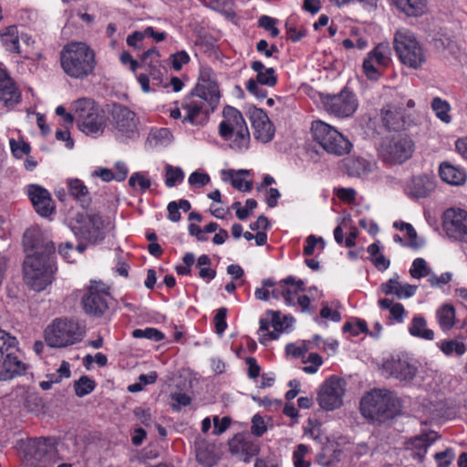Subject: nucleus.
Returning a JSON list of instances; mask_svg holds the SVG:
<instances>
[{"label":"nucleus","mask_w":467,"mask_h":467,"mask_svg":"<svg viewBox=\"0 0 467 467\" xmlns=\"http://www.w3.org/2000/svg\"><path fill=\"white\" fill-rule=\"evenodd\" d=\"M311 134L314 141L327 153L333 156H344L349 153L353 147L345 135L333 126L319 119L312 122Z\"/></svg>","instance_id":"obj_7"},{"label":"nucleus","mask_w":467,"mask_h":467,"mask_svg":"<svg viewBox=\"0 0 467 467\" xmlns=\"http://www.w3.org/2000/svg\"><path fill=\"white\" fill-rule=\"evenodd\" d=\"M382 370L387 377H393L401 381L411 380L417 371L414 366L399 357L388 358L383 363Z\"/></svg>","instance_id":"obj_19"},{"label":"nucleus","mask_w":467,"mask_h":467,"mask_svg":"<svg viewBox=\"0 0 467 467\" xmlns=\"http://www.w3.org/2000/svg\"><path fill=\"white\" fill-rule=\"evenodd\" d=\"M436 183L432 176L422 174L411 178L406 192L413 199L426 198L435 189Z\"/></svg>","instance_id":"obj_22"},{"label":"nucleus","mask_w":467,"mask_h":467,"mask_svg":"<svg viewBox=\"0 0 467 467\" xmlns=\"http://www.w3.org/2000/svg\"><path fill=\"white\" fill-rule=\"evenodd\" d=\"M133 413L136 419L144 426L148 427L151 424L152 417L150 409L138 407L134 409Z\"/></svg>","instance_id":"obj_54"},{"label":"nucleus","mask_w":467,"mask_h":467,"mask_svg":"<svg viewBox=\"0 0 467 467\" xmlns=\"http://www.w3.org/2000/svg\"><path fill=\"white\" fill-rule=\"evenodd\" d=\"M229 450L233 455L244 462H249L251 457L259 452V445L254 441L235 436L229 441Z\"/></svg>","instance_id":"obj_23"},{"label":"nucleus","mask_w":467,"mask_h":467,"mask_svg":"<svg viewBox=\"0 0 467 467\" xmlns=\"http://www.w3.org/2000/svg\"><path fill=\"white\" fill-rule=\"evenodd\" d=\"M95 387V381L88 376H82L79 379L74 381V390L78 397H84L91 393Z\"/></svg>","instance_id":"obj_40"},{"label":"nucleus","mask_w":467,"mask_h":467,"mask_svg":"<svg viewBox=\"0 0 467 467\" xmlns=\"http://www.w3.org/2000/svg\"><path fill=\"white\" fill-rule=\"evenodd\" d=\"M344 393L345 381L331 377L322 385L317 395V402L325 410H336L342 405Z\"/></svg>","instance_id":"obj_14"},{"label":"nucleus","mask_w":467,"mask_h":467,"mask_svg":"<svg viewBox=\"0 0 467 467\" xmlns=\"http://www.w3.org/2000/svg\"><path fill=\"white\" fill-rule=\"evenodd\" d=\"M111 123L116 136L120 140L139 136V118L136 113L121 104H114L111 109Z\"/></svg>","instance_id":"obj_12"},{"label":"nucleus","mask_w":467,"mask_h":467,"mask_svg":"<svg viewBox=\"0 0 467 467\" xmlns=\"http://www.w3.org/2000/svg\"><path fill=\"white\" fill-rule=\"evenodd\" d=\"M254 80L261 85L274 87L277 82V78L275 76V69L273 67H268L267 70L256 75V79Z\"/></svg>","instance_id":"obj_46"},{"label":"nucleus","mask_w":467,"mask_h":467,"mask_svg":"<svg viewBox=\"0 0 467 467\" xmlns=\"http://www.w3.org/2000/svg\"><path fill=\"white\" fill-rule=\"evenodd\" d=\"M440 176L443 182L451 185H461L466 181L465 171L448 162L440 165Z\"/></svg>","instance_id":"obj_28"},{"label":"nucleus","mask_w":467,"mask_h":467,"mask_svg":"<svg viewBox=\"0 0 467 467\" xmlns=\"http://www.w3.org/2000/svg\"><path fill=\"white\" fill-rule=\"evenodd\" d=\"M171 399L176 402L171 406L175 411H179L182 406H187L191 403V398L185 393H174L171 395Z\"/></svg>","instance_id":"obj_59"},{"label":"nucleus","mask_w":467,"mask_h":467,"mask_svg":"<svg viewBox=\"0 0 467 467\" xmlns=\"http://www.w3.org/2000/svg\"><path fill=\"white\" fill-rule=\"evenodd\" d=\"M454 457L455 453L451 448H448L443 451L437 452L434 456L438 467H449Z\"/></svg>","instance_id":"obj_47"},{"label":"nucleus","mask_w":467,"mask_h":467,"mask_svg":"<svg viewBox=\"0 0 467 467\" xmlns=\"http://www.w3.org/2000/svg\"><path fill=\"white\" fill-rule=\"evenodd\" d=\"M410 334L413 337H420L425 340H432L434 332L427 328V322L422 316H415L412 318L411 325L409 327Z\"/></svg>","instance_id":"obj_33"},{"label":"nucleus","mask_w":467,"mask_h":467,"mask_svg":"<svg viewBox=\"0 0 467 467\" xmlns=\"http://www.w3.org/2000/svg\"><path fill=\"white\" fill-rule=\"evenodd\" d=\"M226 315L227 309L225 307H221L217 310L216 315L214 317L216 333L220 336L223 334L227 327Z\"/></svg>","instance_id":"obj_50"},{"label":"nucleus","mask_w":467,"mask_h":467,"mask_svg":"<svg viewBox=\"0 0 467 467\" xmlns=\"http://www.w3.org/2000/svg\"><path fill=\"white\" fill-rule=\"evenodd\" d=\"M410 274L413 278L420 279L424 276L431 275V269L427 265V262L423 258H416L412 263Z\"/></svg>","instance_id":"obj_43"},{"label":"nucleus","mask_w":467,"mask_h":467,"mask_svg":"<svg viewBox=\"0 0 467 467\" xmlns=\"http://www.w3.org/2000/svg\"><path fill=\"white\" fill-rule=\"evenodd\" d=\"M109 295L100 293L90 287L88 292L82 298V305L85 312L90 316L100 317L109 308Z\"/></svg>","instance_id":"obj_20"},{"label":"nucleus","mask_w":467,"mask_h":467,"mask_svg":"<svg viewBox=\"0 0 467 467\" xmlns=\"http://www.w3.org/2000/svg\"><path fill=\"white\" fill-rule=\"evenodd\" d=\"M443 228L451 238L467 243V212L450 208L443 214Z\"/></svg>","instance_id":"obj_16"},{"label":"nucleus","mask_w":467,"mask_h":467,"mask_svg":"<svg viewBox=\"0 0 467 467\" xmlns=\"http://www.w3.org/2000/svg\"><path fill=\"white\" fill-rule=\"evenodd\" d=\"M439 346L446 356H451L453 352L457 356H462L467 350L465 344L457 340H444Z\"/></svg>","instance_id":"obj_41"},{"label":"nucleus","mask_w":467,"mask_h":467,"mask_svg":"<svg viewBox=\"0 0 467 467\" xmlns=\"http://www.w3.org/2000/svg\"><path fill=\"white\" fill-rule=\"evenodd\" d=\"M79 129L87 135L97 136L103 131L99 110L78 122Z\"/></svg>","instance_id":"obj_34"},{"label":"nucleus","mask_w":467,"mask_h":467,"mask_svg":"<svg viewBox=\"0 0 467 467\" xmlns=\"http://www.w3.org/2000/svg\"><path fill=\"white\" fill-rule=\"evenodd\" d=\"M55 438H34L30 439L25 447L26 457L32 461V464H45L55 454Z\"/></svg>","instance_id":"obj_15"},{"label":"nucleus","mask_w":467,"mask_h":467,"mask_svg":"<svg viewBox=\"0 0 467 467\" xmlns=\"http://www.w3.org/2000/svg\"><path fill=\"white\" fill-rule=\"evenodd\" d=\"M248 114L254 130V138L264 143L272 140L275 129L266 113L256 107H250Z\"/></svg>","instance_id":"obj_17"},{"label":"nucleus","mask_w":467,"mask_h":467,"mask_svg":"<svg viewBox=\"0 0 467 467\" xmlns=\"http://www.w3.org/2000/svg\"><path fill=\"white\" fill-rule=\"evenodd\" d=\"M71 230L78 240L97 244L104 237V221L99 213L85 211L78 213L71 222Z\"/></svg>","instance_id":"obj_9"},{"label":"nucleus","mask_w":467,"mask_h":467,"mask_svg":"<svg viewBox=\"0 0 467 467\" xmlns=\"http://www.w3.org/2000/svg\"><path fill=\"white\" fill-rule=\"evenodd\" d=\"M413 141L405 134L385 137L379 148V158L389 165H400L411 158Z\"/></svg>","instance_id":"obj_10"},{"label":"nucleus","mask_w":467,"mask_h":467,"mask_svg":"<svg viewBox=\"0 0 467 467\" xmlns=\"http://www.w3.org/2000/svg\"><path fill=\"white\" fill-rule=\"evenodd\" d=\"M368 58L381 67L384 70L389 67L391 61V51L388 44L379 43L367 55Z\"/></svg>","instance_id":"obj_30"},{"label":"nucleus","mask_w":467,"mask_h":467,"mask_svg":"<svg viewBox=\"0 0 467 467\" xmlns=\"http://www.w3.org/2000/svg\"><path fill=\"white\" fill-rule=\"evenodd\" d=\"M196 459L204 467H213L219 460V452L215 444L198 438L194 443Z\"/></svg>","instance_id":"obj_25"},{"label":"nucleus","mask_w":467,"mask_h":467,"mask_svg":"<svg viewBox=\"0 0 467 467\" xmlns=\"http://www.w3.org/2000/svg\"><path fill=\"white\" fill-rule=\"evenodd\" d=\"M188 182L191 185L202 187L210 182V177L206 173L194 171L189 176Z\"/></svg>","instance_id":"obj_56"},{"label":"nucleus","mask_w":467,"mask_h":467,"mask_svg":"<svg viewBox=\"0 0 467 467\" xmlns=\"http://www.w3.org/2000/svg\"><path fill=\"white\" fill-rule=\"evenodd\" d=\"M380 115L381 120L387 129L399 130L402 127L401 116L396 110H392L389 108H383Z\"/></svg>","instance_id":"obj_37"},{"label":"nucleus","mask_w":467,"mask_h":467,"mask_svg":"<svg viewBox=\"0 0 467 467\" xmlns=\"http://www.w3.org/2000/svg\"><path fill=\"white\" fill-rule=\"evenodd\" d=\"M26 370V365L22 360L17 339L0 329V380L22 376Z\"/></svg>","instance_id":"obj_6"},{"label":"nucleus","mask_w":467,"mask_h":467,"mask_svg":"<svg viewBox=\"0 0 467 467\" xmlns=\"http://www.w3.org/2000/svg\"><path fill=\"white\" fill-rule=\"evenodd\" d=\"M431 108L435 112L437 118H439L441 121L445 123H449L451 121V116L449 115V111L451 109L450 104L441 99L439 97H436L432 99Z\"/></svg>","instance_id":"obj_38"},{"label":"nucleus","mask_w":467,"mask_h":467,"mask_svg":"<svg viewBox=\"0 0 467 467\" xmlns=\"http://www.w3.org/2000/svg\"><path fill=\"white\" fill-rule=\"evenodd\" d=\"M26 193L36 212L47 217L54 212V204L47 190L37 184H30L26 187Z\"/></svg>","instance_id":"obj_18"},{"label":"nucleus","mask_w":467,"mask_h":467,"mask_svg":"<svg viewBox=\"0 0 467 467\" xmlns=\"http://www.w3.org/2000/svg\"><path fill=\"white\" fill-rule=\"evenodd\" d=\"M228 173L232 177V184L234 188L242 192H250L252 190V182L244 181L238 176L233 177V171H229Z\"/></svg>","instance_id":"obj_58"},{"label":"nucleus","mask_w":467,"mask_h":467,"mask_svg":"<svg viewBox=\"0 0 467 467\" xmlns=\"http://www.w3.org/2000/svg\"><path fill=\"white\" fill-rule=\"evenodd\" d=\"M184 172L180 167H174L171 164L165 166V185L168 188L174 187L184 179Z\"/></svg>","instance_id":"obj_39"},{"label":"nucleus","mask_w":467,"mask_h":467,"mask_svg":"<svg viewBox=\"0 0 467 467\" xmlns=\"http://www.w3.org/2000/svg\"><path fill=\"white\" fill-rule=\"evenodd\" d=\"M60 64L68 77L84 79L95 70V52L83 42H71L61 50Z\"/></svg>","instance_id":"obj_3"},{"label":"nucleus","mask_w":467,"mask_h":467,"mask_svg":"<svg viewBox=\"0 0 467 467\" xmlns=\"http://www.w3.org/2000/svg\"><path fill=\"white\" fill-rule=\"evenodd\" d=\"M401 12L409 16H419L425 13L426 0H391Z\"/></svg>","instance_id":"obj_31"},{"label":"nucleus","mask_w":467,"mask_h":467,"mask_svg":"<svg viewBox=\"0 0 467 467\" xmlns=\"http://www.w3.org/2000/svg\"><path fill=\"white\" fill-rule=\"evenodd\" d=\"M266 431V426L263 418L259 415H254L252 419L251 431L254 435L260 437Z\"/></svg>","instance_id":"obj_57"},{"label":"nucleus","mask_w":467,"mask_h":467,"mask_svg":"<svg viewBox=\"0 0 467 467\" xmlns=\"http://www.w3.org/2000/svg\"><path fill=\"white\" fill-rule=\"evenodd\" d=\"M390 317L397 322L401 323L404 319L405 309L400 303H395V305L389 310Z\"/></svg>","instance_id":"obj_62"},{"label":"nucleus","mask_w":467,"mask_h":467,"mask_svg":"<svg viewBox=\"0 0 467 467\" xmlns=\"http://www.w3.org/2000/svg\"><path fill=\"white\" fill-rule=\"evenodd\" d=\"M399 276L390 278L381 285V290L385 295H395L399 299L409 298L412 296L417 290V285L409 284H400Z\"/></svg>","instance_id":"obj_26"},{"label":"nucleus","mask_w":467,"mask_h":467,"mask_svg":"<svg viewBox=\"0 0 467 467\" xmlns=\"http://www.w3.org/2000/svg\"><path fill=\"white\" fill-rule=\"evenodd\" d=\"M218 133L233 150L243 152L249 149L250 132L242 113L237 109L232 106L224 107Z\"/></svg>","instance_id":"obj_5"},{"label":"nucleus","mask_w":467,"mask_h":467,"mask_svg":"<svg viewBox=\"0 0 467 467\" xmlns=\"http://www.w3.org/2000/svg\"><path fill=\"white\" fill-rule=\"evenodd\" d=\"M219 99L220 91L217 83L212 79L210 70H202L200 82L194 91L182 101V109L184 111L182 121L192 125H202L217 107Z\"/></svg>","instance_id":"obj_2"},{"label":"nucleus","mask_w":467,"mask_h":467,"mask_svg":"<svg viewBox=\"0 0 467 467\" xmlns=\"http://www.w3.org/2000/svg\"><path fill=\"white\" fill-rule=\"evenodd\" d=\"M245 362L248 365V376L251 379H256L260 374V367L256 363L255 358L248 357L246 358Z\"/></svg>","instance_id":"obj_64"},{"label":"nucleus","mask_w":467,"mask_h":467,"mask_svg":"<svg viewBox=\"0 0 467 467\" xmlns=\"http://www.w3.org/2000/svg\"><path fill=\"white\" fill-rule=\"evenodd\" d=\"M400 410V400L393 392L386 389H374L360 401L362 415L372 422H385L398 415Z\"/></svg>","instance_id":"obj_4"},{"label":"nucleus","mask_w":467,"mask_h":467,"mask_svg":"<svg viewBox=\"0 0 467 467\" xmlns=\"http://www.w3.org/2000/svg\"><path fill=\"white\" fill-rule=\"evenodd\" d=\"M70 195L82 206L88 205L90 202L89 192L85 183L77 178L67 181Z\"/></svg>","instance_id":"obj_29"},{"label":"nucleus","mask_w":467,"mask_h":467,"mask_svg":"<svg viewBox=\"0 0 467 467\" xmlns=\"http://www.w3.org/2000/svg\"><path fill=\"white\" fill-rule=\"evenodd\" d=\"M132 336L136 338H149L154 341H161L164 338V335L161 331L153 327H147L145 329H135L132 332Z\"/></svg>","instance_id":"obj_44"},{"label":"nucleus","mask_w":467,"mask_h":467,"mask_svg":"<svg viewBox=\"0 0 467 467\" xmlns=\"http://www.w3.org/2000/svg\"><path fill=\"white\" fill-rule=\"evenodd\" d=\"M172 140V135L168 129L152 130L147 138L146 146L150 149L167 147Z\"/></svg>","instance_id":"obj_32"},{"label":"nucleus","mask_w":467,"mask_h":467,"mask_svg":"<svg viewBox=\"0 0 467 467\" xmlns=\"http://www.w3.org/2000/svg\"><path fill=\"white\" fill-rule=\"evenodd\" d=\"M21 99V93L7 73L0 69V103L12 108Z\"/></svg>","instance_id":"obj_21"},{"label":"nucleus","mask_w":467,"mask_h":467,"mask_svg":"<svg viewBox=\"0 0 467 467\" xmlns=\"http://www.w3.org/2000/svg\"><path fill=\"white\" fill-rule=\"evenodd\" d=\"M160 54L156 48H149L145 51L141 57V64L149 66L150 68H155L157 64L159 63Z\"/></svg>","instance_id":"obj_48"},{"label":"nucleus","mask_w":467,"mask_h":467,"mask_svg":"<svg viewBox=\"0 0 467 467\" xmlns=\"http://www.w3.org/2000/svg\"><path fill=\"white\" fill-rule=\"evenodd\" d=\"M25 251L24 281L31 289L40 292L49 285L57 267L53 261L55 244L38 230H26L23 236Z\"/></svg>","instance_id":"obj_1"},{"label":"nucleus","mask_w":467,"mask_h":467,"mask_svg":"<svg viewBox=\"0 0 467 467\" xmlns=\"http://www.w3.org/2000/svg\"><path fill=\"white\" fill-rule=\"evenodd\" d=\"M129 184L132 188H135L136 184H139L140 190L145 192L150 187L151 182L150 180L146 178L142 173L135 172L130 177Z\"/></svg>","instance_id":"obj_49"},{"label":"nucleus","mask_w":467,"mask_h":467,"mask_svg":"<svg viewBox=\"0 0 467 467\" xmlns=\"http://www.w3.org/2000/svg\"><path fill=\"white\" fill-rule=\"evenodd\" d=\"M344 332H350L353 336H358L359 332L367 333L368 326L364 320H357L356 323L348 322L343 326Z\"/></svg>","instance_id":"obj_51"},{"label":"nucleus","mask_w":467,"mask_h":467,"mask_svg":"<svg viewBox=\"0 0 467 467\" xmlns=\"http://www.w3.org/2000/svg\"><path fill=\"white\" fill-rule=\"evenodd\" d=\"M145 34L143 32L136 31L127 37V44L135 49H140Z\"/></svg>","instance_id":"obj_61"},{"label":"nucleus","mask_w":467,"mask_h":467,"mask_svg":"<svg viewBox=\"0 0 467 467\" xmlns=\"http://www.w3.org/2000/svg\"><path fill=\"white\" fill-rule=\"evenodd\" d=\"M362 70L368 79L376 81L383 75L384 69L368 57L362 63Z\"/></svg>","instance_id":"obj_42"},{"label":"nucleus","mask_w":467,"mask_h":467,"mask_svg":"<svg viewBox=\"0 0 467 467\" xmlns=\"http://www.w3.org/2000/svg\"><path fill=\"white\" fill-rule=\"evenodd\" d=\"M171 57L172 67L175 70H180L183 65L189 63V61H190V57L187 54V52L184 50H182V51L172 54L171 56Z\"/></svg>","instance_id":"obj_53"},{"label":"nucleus","mask_w":467,"mask_h":467,"mask_svg":"<svg viewBox=\"0 0 467 467\" xmlns=\"http://www.w3.org/2000/svg\"><path fill=\"white\" fill-rule=\"evenodd\" d=\"M231 420L229 417L220 419L218 416L213 417V431L214 435H220L224 432L230 426Z\"/></svg>","instance_id":"obj_55"},{"label":"nucleus","mask_w":467,"mask_h":467,"mask_svg":"<svg viewBox=\"0 0 467 467\" xmlns=\"http://www.w3.org/2000/svg\"><path fill=\"white\" fill-rule=\"evenodd\" d=\"M321 100L325 110L338 118L352 116L358 107L356 95L348 88H344L338 94L322 95Z\"/></svg>","instance_id":"obj_13"},{"label":"nucleus","mask_w":467,"mask_h":467,"mask_svg":"<svg viewBox=\"0 0 467 467\" xmlns=\"http://www.w3.org/2000/svg\"><path fill=\"white\" fill-rule=\"evenodd\" d=\"M375 163L361 158L349 157L343 161V169L349 177L363 179L372 172Z\"/></svg>","instance_id":"obj_24"},{"label":"nucleus","mask_w":467,"mask_h":467,"mask_svg":"<svg viewBox=\"0 0 467 467\" xmlns=\"http://www.w3.org/2000/svg\"><path fill=\"white\" fill-rule=\"evenodd\" d=\"M168 210V219L171 222L177 223L181 220V213L179 212V208L177 206V202L173 201L169 202L167 206Z\"/></svg>","instance_id":"obj_63"},{"label":"nucleus","mask_w":467,"mask_h":467,"mask_svg":"<svg viewBox=\"0 0 467 467\" xmlns=\"http://www.w3.org/2000/svg\"><path fill=\"white\" fill-rule=\"evenodd\" d=\"M73 110H74L75 117L78 122L81 119L90 116L91 113L97 112L99 109L95 106V103L93 100H91L89 99L83 98V99H79L76 100L73 103Z\"/></svg>","instance_id":"obj_36"},{"label":"nucleus","mask_w":467,"mask_h":467,"mask_svg":"<svg viewBox=\"0 0 467 467\" xmlns=\"http://www.w3.org/2000/svg\"><path fill=\"white\" fill-rule=\"evenodd\" d=\"M254 78L247 80L245 88L249 93L254 95L258 99H264L267 96V91L259 86Z\"/></svg>","instance_id":"obj_52"},{"label":"nucleus","mask_w":467,"mask_h":467,"mask_svg":"<svg viewBox=\"0 0 467 467\" xmlns=\"http://www.w3.org/2000/svg\"><path fill=\"white\" fill-rule=\"evenodd\" d=\"M440 327L443 331H448L455 324V309L451 305H444L437 310L436 313Z\"/></svg>","instance_id":"obj_35"},{"label":"nucleus","mask_w":467,"mask_h":467,"mask_svg":"<svg viewBox=\"0 0 467 467\" xmlns=\"http://www.w3.org/2000/svg\"><path fill=\"white\" fill-rule=\"evenodd\" d=\"M451 280V273H443L440 276H437L435 275H431L429 276V283L431 286H441L442 285L448 284Z\"/></svg>","instance_id":"obj_60"},{"label":"nucleus","mask_w":467,"mask_h":467,"mask_svg":"<svg viewBox=\"0 0 467 467\" xmlns=\"http://www.w3.org/2000/svg\"><path fill=\"white\" fill-rule=\"evenodd\" d=\"M83 333L78 322L57 319L45 330V340L51 348H64L82 339Z\"/></svg>","instance_id":"obj_11"},{"label":"nucleus","mask_w":467,"mask_h":467,"mask_svg":"<svg viewBox=\"0 0 467 467\" xmlns=\"http://www.w3.org/2000/svg\"><path fill=\"white\" fill-rule=\"evenodd\" d=\"M393 45L402 64L417 69L425 63V50L410 30L407 28L397 30L394 35Z\"/></svg>","instance_id":"obj_8"},{"label":"nucleus","mask_w":467,"mask_h":467,"mask_svg":"<svg viewBox=\"0 0 467 467\" xmlns=\"http://www.w3.org/2000/svg\"><path fill=\"white\" fill-rule=\"evenodd\" d=\"M9 144L13 155L17 159H21L24 155H27L31 150L30 145L23 140L11 139L9 140Z\"/></svg>","instance_id":"obj_45"},{"label":"nucleus","mask_w":467,"mask_h":467,"mask_svg":"<svg viewBox=\"0 0 467 467\" xmlns=\"http://www.w3.org/2000/svg\"><path fill=\"white\" fill-rule=\"evenodd\" d=\"M0 37L6 50L17 54L26 52L20 44V33L16 26L5 27Z\"/></svg>","instance_id":"obj_27"}]
</instances>
